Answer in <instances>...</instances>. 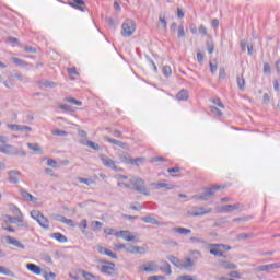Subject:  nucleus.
Wrapping results in <instances>:
<instances>
[{
	"label": "nucleus",
	"instance_id": "obj_1",
	"mask_svg": "<svg viewBox=\"0 0 280 280\" xmlns=\"http://www.w3.org/2000/svg\"><path fill=\"white\" fill-rule=\"evenodd\" d=\"M220 189H226V186L213 185L212 187L203 188V192L200 195H194V200H209L215 196V191H220Z\"/></svg>",
	"mask_w": 280,
	"mask_h": 280
},
{
	"label": "nucleus",
	"instance_id": "obj_2",
	"mask_svg": "<svg viewBox=\"0 0 280 280\" xmlns=\"http://www.w3.org/2000/svg\"><path fill=\"white\" fill-rule=\"evenodd\" d=\"M131 185V189H135L138 194H142V196H150V191L145 187V180L141 177H131L129 179Z\"/></svg>",
	"mask_w": 280,
	"mask_h": 280
},
{
	"label": "nucleus",
	"instance_id": "obj_3",
	"mask_svg": "<svg viewBox=\"0 0 280 280\" xmlns=\"http://www.w3.org/2000/svg\"><path fill=\"white\" fill-rule=\"evenodd\" d=\"M0 152L1 154H7L8 156H27V152L19 150V148L8 143L0 145Z\"/></svg>",
	"mask_w": 280,
	"mask_h": 280
},
{
	"label": "nucleus",
	"instance_id": "obj_4",
	"mask_svg": "<svg viewBox=\"0 0 280 280\" xmlns=\"http://www.w3.org/2000/svg\"><path fill=\"white\" fill-rule=\"evenodd\" d=\"M121 28H122L121 36H124L125 38H128V37L132 36L135 34V32L137 31V24L132 20H126L122 23Z\"/></svg>",
	"mask_w": 280,
	"mask_h": 280
},
{
	"label": "nucleus",
	"instance_id": "obj_5",
	"mask_svg": "<svg viewBox=\"0 0 280 280\" xmlns=\"http://www.w3.org/2000/svg\"><path fill=\"white\" fill-rule=\"evenodd\" d=\"M210 255L214 257H224L226 250H231V246L224 244H210Z\"/></svg>",
	"mask_w": 280,
	"mask_h": 280
},
{
	"label": "nucleus",
	"instance_id": "obj_6",
	"mask_svg": "<svg viewBox=\"0 0 280 280\" xmlns=\"http://www.w3.org/2000/svg\"><path fill=\"white\" fill-rule=\"evenodd\" d=\"M31 218H33V220H36V222H38L42 229H49V219L43 215L40 211L38 210L31 211Z\"/></svg>",
	"mask_w": 280,
	"mask_h": 280
},
{
	"label": "nucleus",
	"instance_id": "obj_7",
	"mask_svg": "<svg viewBox=\"0 0 280 280\" xmlns=\"http://www.w3.org/2000/svg\"><path fill=\"white\" fill-rule=\"evenodd\" d=\"M213 209L211 208L205 210V207H194L192 210L188 211V213L194 218H196V217L208 215V213H211Z\"/></svg>",
	"mask_w": 280,
	"mask_h": 280
},
{
	"label": "nucleus",
	"instance_id": "obj_8",
	"mask_svg": "<svg viewBox=\"0 0 280 280\" xmlns=\"http://www.w3.org/2000/svg\"><path fill=\"white\" fill-rule=\"evenodd\" d=\"M100 160L102 161L103 165H105V167H109V170H114V172H117V162H115L113 159L101 154Z\"/></svg>",
	"mask_w": 280,
	"mask_h": 280
},
{
	"label": "nucleus",
	"instance_id": "obj_9",
	"mask_svg": "<svg viewBox=\"0 0 280 280\" xmlns=\"http://www.w3.org/2000/svg\"><path fill=\"white\" fill-rule=\"evenodd\" d=\"M114 235L116 237H121L126 242H135V235H132V232L128 230H121V231L115 232Z\"/></svg>",
	"mask_w": 280,
	"mask_h": 280
},
{
	"label": "nucleus",
	"instance_id": "obj_10",
	"mask_svg": "<svg viewBox=\"0 0 280 280\" xmlns=\"http://www.w3.org/2000/svg\"><path fill=\"white\" fill-rule=\"evenodd\" d=\"M141 222H145V224H155L156 226H167V222H161L156 219H154V217L152 215H145V217H141Z\"/></svg>",
	"mask_w": 280,
	"mask_h": 280
},
{
	"label": "nucleus",
	"instance_id": "obj_11",
	"mask_svg": "<svg viewBox=\"0 0 280 280\" xmlns=\"http://www.w3.org/2000/svg\"><path fill=\"white\" fill-rule=\"evenodd\" d=\"M9 183L16 185L21 180V172L13 170L8 172Z\"/></svg>",
	"mask_w": 280,
	"mask_h": 280
},
{
	"label": "nucleus",
	"instance_id": "obj_12",
	"mask_svg": "<svg viewBox=\"0 0 280 280\" xmlns=\"http://www.w3.org/2000/svg\"><path fill=\"white\" fill-rule=\"evenodd\" d=\"M103 139H104V141H107L108 143H113V145H118V148H121L122 150H128V144L122 141L110 138L108 136H104Z\"/></svg>",
	"mask_w": 280,
	"mask_h": 280
},
{
	"label": "nucleus",
	"instance_id": "obj_13",
	"mask_svg": "<svg viewBox=\"0 0 280 280\" xmlns=\"http://www.w3.org/2000/svg\"><path fill=\"white\" fill-rule=\"evenodd\" d=\"M144 272H159V265L155 261H149L142 266Z\"/></svg>",
	"mask_w": 280,
	"mask_h": 280
},
{
	"label": "nucleus",
	"instance_id": "obj_14",
	"mask_svg": "<svg viewBox=\"0 0 280 280\" xmlns=\"http://www.w3.org/2000/svg\"><path fill=\"white\" fill-rule=\"evenodd\" d=\"M101 272H103V275H115V262H107V265H103Z\"/></svg>",
	"mask_w": 280,
	"mask_h": 280
},
{
	"label": "nucleus",
	"instance_id": "obj_15",
	"mask_svg": "<svg viewBox=\"0 0 280 280\" xmlns=\"http://www.w3.org/2000/svg\"><path fill=\"white\" fill-rule=\"evenodd\" d=\"M196 266V260L191 259L190 257H186L178 268H184V270H189V268H194Z\"/></svg>",
	"mask_w": 280,
	"mask_h": 280
},
{
	"label": "nucleus",
	"instance_id": "obj_16",
	"mask_svg": "<svg viewBox=\"0 0 280 280\" xmlns=\"http://www.w3.org/2000/svg\"><path fill=\"white\" fill-rule=\"evenodd\" d=\"M5 240H7V244H11L12 246H15L16 248H21L22 250H24L25 245L21 243V241L12 236H5Z\"/></svg>",
	"mask_w": 280,
	"mask_h": 280
},
{
	"label": "nucleus",
	"instance_id": "obj_17",
	"mask_svg": "<svg viewBox=\"0 0 280 280\" xmlns=\"http://www.w3.org/2000/svg\"><path fill=\"white\" fill-rule=\"evenodd\" d=\"M26 268L30 270V272H33V275H40L43 272V269L34 262H28Z\"/></svg>",
	"mask_w": 280,
	"mask_h": 280
},
{
	"label": "nucleus",
	"instance_id": "obj_18",
	"mask_svg": "<svg viewBox=\"0 0 280 280\" xmlns=\"http://www.w3.org/2000/svg\"><path fill=\"white\" fill-rule=\"evenodd\" d=\"M159 270H161V272H165L166 275H172V266L166 260L161 261Z\"/></svg>",
	"mask_w": 280,
	"mask_h": 280
},
{
	"label": "nucleus",
	"instance_id": "obj_19",
	"mask_svg": "<svg viewBox=\"0 0 280 280\" xmlns=\"http://www.w3.org/2000/svg\"><path fill=\"white\" fill-rule=\"evenodd\" d=\"M241 205L240 203H234V205H226L221 208L222 213H231V211H237L240 209Z\"/></svg>",
	"mask_w": 280,
	"mask_h": 280
},
{
	"label": "nucleus",
	"instance_id": "obj_20",
	"mask_svg": "<svg viewBox=\"0 0 280 280\" xmlns=\"http://www.w3.org/2000/svg\"><path fill=\"white\" fill-rule=\"evenodd\" d=\"M50 237H52V240H57V242H59L60 244H67V242H68L67 236H65L60 232H56V233L50 234Z\"/></svg>",
	"mask_w": 280,
	"mask_h": 280
},
{
	"label": "nucleus",
	"instance_id": "obj_21",
	"mask_svg": "<svg viewBox=\"0 0 280 280\" xmlns=\"http://www.w3.org/2000/svg\"><path fill=\"white\" fill-rule=\"evenodd\" d=\"M176 98L178 100V102H187L189 100V92L183 89L177 93Z\"/></svg>",
	"mask_w": 280,
	"mask_h": 280
},
{
	"label": "nucleus",
	"instance_id": "obj_22",
	"mask_svg": "<svg viewBox=\"0 0 280 280\" xmlns=\"http://www.w3.org/2000/svg\"><path fill=\"white\" fill-rule=\"evenodd\" d=\"M159 27L167 30V20L165 12H161L159 15Z\"/></svg>",
	"mask_w": 280,
	"mask_h": 280
},
{
	"label": "nucleus",
	"instance_id": "obj_23",
	"mask_svg": "<svg viewBox=\"0 0 280 280\" xmlns=\"http://www.w3.org/2000/svg\"><path fill=\"white\" fill-rule=\"evenodd\" d=\"M69 5H71V8H77V10H81V12H84V7L85 2L84 0H73V2H69Z\"/></svg>",
	"mask_w": 280,
	"mask_h": 280
},
{
	"label": "nucleus",
	"instance_id": "obj_24",
	"mask_svg": "<svg viewBox=\"0 0 280 280\" xmlns=\"http://www.w3.org/2000/svg\"><path fill=\"white\" fill-rule=\"evenodd\" d=\"M173 233H178L179 235H189V233H191V230L187 229V228H173L172 229Z\"/></svg>",
	"mask_w": 280,
	"mask_h": 280
},
{
	"label": "nucleus",
	"instance_id": "obj_25",
	"mask_svg": "<svg viewBox=\"0 0 280 280\" xmlns=\"http://www.w3.org/2000/svg\"><path fill=\"white\" fill-rule=\"evenodd\" d=\"M151 186L153 187V189H174V186L165 183H153L151 184Z\"/></svg>",
	"mask_w": 280,
	"mask_h": 280
},
{
	"label": "nucleus",
	"instance_id": "obj_26",
	"mask_svg": "<svg viewBox=\"0 0 280 280\" xmlns=\"http://www.w3.org/2000/svg\"><path fill=\"white\" fill-rule=\"evenodd\" d=\"M277 268H279V264H270V265L260 266L259 270L260 272H270V270H275Z\"/></svg>",
	"mask_w": 280,
	"mask_h": 280
},
{
	"label": "nucleus",
	"instance_id": "obj_27",
	"mask_svg": "<svg viewBox=\"0 0 280 280\" xmlns=\"http://www.w3.org/2000/svg\"><path fill=\"white\" fill-rule=\"evenodd\" d=\"M7 220L11 223V224H19V222H23V215H5Z\"/></svg>",
	"mask_w": 280,
	"mask_h": 280
},
{
	"label": "nucleus",
	"instance_id": "obj_28",
	"mask_svg": "<svg viewBox=\"0 0 280 280\" xmlns=\"http://www.w3.org/2000/svg\"><path fill=\"white\" fill-rule=\"evenodd\" d=\"M220 264H221L222 268H225V270H236V268H237L236 264H233V262H230L226 260H223Z\"/></svg>",
	"mask_w": 280,
	"mask_h": 280
},
{
	"label": "nucleus",
	"instance_id": "obj_29",
	"mask_svg": "<svg viewBox=\"0 0 280 280\" xmlns=\"http://www.w3.org/2000/svg\"><path fill=\"white\" fill-rule=\"evenodd\" d=\"M236 82L240 91H244L246 89V80L244 79V75H237Z\"/></svg>",
	"mask_w": 280,
	"mask_h": 280
},
{
	"label": "nucleus",
	"instance_id": "obj_30",
	"mask_svg": "<svg viewBox=\"0 0 280 280\" xmlns=\"http://www.w3.org/2000/svg\"><path fill=\"white\" fill-rule=\"evenodd\" d=\"M10 61L16 65V67H27V61L16 57L11 58Z\"/></svg>",
	"mask_w": 280,
	"mask_h": 280
},
{
	"label": "nucleus",
	"instance_id": "obj_31",
	"mask_svg": "<svg viewBox=\"0 0 280 280\" xmlns=\"http://www.w3.org/2000/svg\"><path fill=\"white\" fill-rule=\"evenodd\" d=\"M82 277L85 279V280H100V277L89 272V271H82Z\"/></svg>",
	"mask_w": 280,
	"mask_h": 280
},
{
	"label": "nucleus",
	"instance_id": "obj_32",
	"mask_svg": "<svg viewBox=\"0 0 280 280\" xmlns=\"http://www.w3.org/2000/svg\"><path fill=\"white\" fill-rule=\"evenodd\" d=\"M0 275H5L7 277H16V275L12 270L3 266H0Z\"/></svg>",
	"mask_w": 280,
	"mask_h": 280
},
{
	"label": "nucleus",
	"instance_id": "obj_33",
	"mask_svg": "<svg viewBox=\"0 0 280 280\" xmlns=\"http://www.w3.org/2000/svg\"><path fill=\"white\" fill-rule=\"evenodd\" d=\"M77 180L79 183H83V185H88V187H91V185H95V180H93L91 178L78 177Z\"/></svg>",
	"mask_w": 280,
	"mask_h": 280
},
{
	"label": "nucleus",
	"instance_id": "obj_34",
	"mask_svg": "<svg viewBox=\"0 0 280 280\" xmlns=\"http://www.w3.org/2000/svg\"><path fill=\"white\" fill-rule=\"evenodd\" d=\"M119 159L122 163H126L127 165H131L132 163V158H130V155L128 153L126 154H120Z\"/></svg>",
	"mask_w": 280,
	"mask_h": 280
},
{
	"label": "nucleus",
	"instance_id": "obj_35",
	"mask_svg": "<svg viewBox=\"0 0 280 280\" xmlns=\"http://www.w3.org/2000/svg\"><path fill=\"white\" fill-rule=\"evenodd\" d=\"M22 196L25 200H30V202H36V197H33V195L26 190H22Z\"/></svg>",
	"mask_w": 280,
	"mask_h": 280
},
{
	"label": "nucleus",
	"instance_id": "obj_36",
	"mask_svg": "<svg viewBox=\"0 0 280 280\" xmlns=\"http://www.w3.org/2000/svg\"><path fill=\"white\" fill-rule=\"evenodd\" d=\"M92 231H102V226H104V223L100 222V221H93L92 224Z\"/></svg>",
	"mask_w": 280,
	"mask_h": 280
},
{
	"label": "nucleus",
	"instance_id": "obj_37",
	"mask_svg": "<svg viewBox=\"0 0 280 280\" xmlns=\"http://www.w3.org/2000/svg\"><path fill=\"white\" fill-rule=\"evenodd\" d=\"M140 248L137 245H131L126 248V253H131V255H137L139 253Z\"/></svg>",
	"mask_w": 280,
	"mask_h": 280
},
{
	"label": "nucleus",
	"instance_id": "obj_38",
	"mask_svg": "<svg viewBox=\"0 0 280 280\" xmlns=\"http://www.w3.org/2000/svg\"><path fill=\"white\" fill-rule=\"evenodd\" d=\"M141 163H145V158L131 159V165H136V167H139Z\"/></svg>",
	"mask_w": 280,
	"mask_h": 280
},
{
	"label": "nucleus",
	"instance_id": "obj_39",
	"mask_svg": "<svg viewBox=\"0 0 280 280\" xmlns=\"http://www.w3.org/2000/svg\"><path fill=\"white\" fill-rule=\"evenodd\" d=\"M83 145H88V148H91L92 150H96L100 151V144L93 142V141H86L85 143H83Z\"/></svg>",
	"mask_w": 280,
	"mask_h": 280
},
{
	"label": "nucleus",
	"instance_id": "obj_40",
	"mask_svg": "<svg viewBox=\"0 0 280 280\" xmlns=\"http://www.w3.org/2000/svg\"><path fill=\"white\" fill-rule=\"evenodd\" d=\"M206 47L209 54H213L214 49H215V45L213 44V40H208L206 43Z\"/></svg>",
	"mask_w": 280,
	"mask_h": 280
},
{
	"label": "nucleus",
	"instance_id": "obj_41",
	"mask_svg": "<svg viewBox=\"0 0 280 280\" xmlns=\"http://www.w3.org/2000/svg\"><path fill=\"white\" fill-rule=\"evenodd\" d=\"M27 147L30 150H33V152H42L40 145L38 143H28Z\"/></svg>",
	"mask_w": 280,
	"mask_h": 280
},
{
	"label": "nucleus",
	"instance_id": "obj_42",
	"mask_svg": "<svg viewBox=\"0 0 280 280\" xmlns=\"http://www.w3.org/2000/svg\"><path fill=\"white\" fill-rule=\"evenodd\" d=\"M162 72H163V75H165L166 78H170V75H172V68L170 66H164L162 68Z\"/></svg>",
	"mask_w": 280,
	"mask_h": 280
},
{
	"label": "nucleus",
	"instance_id": "obj_43",
	"mask_svg": "<svg viewBox=\"0 0 280 280\" xmlns=\"http://www.w3.org/2000/svg\"><path fill=\"white\" fill-rule=\"evenodd\" d=\"M52 135H55L56 137H67L69 132L65 130L56 129L52 131Z\"/></svg>",
	"mask_w": 280,
	"mask_h": 280
},
{
	"label": "nucleus",
	"instance_id": "obj_44",
	"mask_svg": "<svg viewBox=\"0 0 280 280\" xmlns=\"http://www.w3.org/2000/svg\"><path fill=\"white\" fill-rule=\"evenodd\" d=\"M44 279L45 280H56V273L55 272H47V271H44Z\"/></svg>",
	"mask_w": 280,
	"mask_h": 280
},
{
	"label": "nucleus",
	"instance_id": "obj_45",
	"mask_svg": "<svg viewBox=\"0 0 280 280\" xmlns=\"http://www.w3.org/2000/svg\"><path fill=\"white\" fill-rule=\"evenodd\" d=\"M66 102H68L69 104H74V106H82V102L73 97L66 98Z\"/></svg>",
	"mask_w": 280,
	"mask_h": 280
},
{
	"label": "nucleus",
	"instance_id": "obj_46",
	"mask_svg": "<svg viewBox=\"0 0 280 280\" xmlns=\"http://www.w3.org/2000/svg\"><path fill=\"white\" fill-rule=\"evenodd\" d=\"M13 215H23V213L21 212V209H19V207L14 206V205H11L10 207Z\"/></svg>",
	"mask_w": 280,
	"mask_h": 280
},
{
	"label": "nucleus",
	"instance_id": "obj_47",
	"mask_svg": "<svg viewBox=\"0 0 280 280\" xmlns=\"http://www.w3.org/2000/svg\"><path fill=\"white\" fill-rule=\"evenodd\" d=\"M250 237H253V234L241 233L237 234L236 240L241 242V240H250Z\"/></svg>",
	"mask_w": 280,
	"mask_h": 280
},
{
	"label": "nucleus",
	"instance_id": "obj_48",
	"mask_svg": "<svg viewBox=\"0 0 280 280\" xmlns=\"http://www.w3.org/2000/svg\"><path fill=\"white\" fill-rule=\"evenodd\" d=\"M177 36H178V38H185V26H183V25L178 26Z\"/></svg>",
	"mask_w": 280,
	"mask_h": 280
},
{
	"label": "nucleus",
	"instance_id": "obj_49",
	"mask_svg": "<svg viewBox=\"0 0 280 280\" xmlns=\"http://www.w3.org/2000/svg\"><path fill=\"white\" fill-rule=\"evenodd\" d=\"M264 73H266L267 75H270V73H272V69L270 68V63L266 62L264 63V69H262Z\"/></svg>",
	"mask_w": 280,
	"mask_h": 280
},
{
	"label": "nucleus",
	"instance_id": "obj_50",
	"mask_svg": "<svg viewBox=\"0 0 280 280\" xmlns=\"http://www.w3.org/2000/svg\"><path fill=\"white\" fill-rule=\"evenodd\" d=\"M210 110H211V113H213L214 115H218L219 117H222V110H220L218 107H215V106H210Z\"/></svg>",
	"mask_w": 280,
	"mask_h": 280
},
{
	"label": "nucleus",
	"instance_id": "obj_51",
	"mask_svg": "<svg viewBox=\"0 0 280 280\" xmlns=\"http://www.w3.org/2000/svg\"><path fill=\"white\" fill-rule=\"evenodd\" d=\"M88 228H89V223L86 219H83L80 223V229L82 230V233H84V231H86Z\"/></svg>",
	"mask_w": 280,
	"mask_h": 280
},
{
	"label": "nucleus",
	"instance_id": "obj_52",
	"mask_svg": "<svg viewBox=\"0 0 280 280\" xmlns=\"http://www.w3.org/2000/svg\"><path fill=\"white\" fill-rule=\"evenodd\" d=\"M19 132H32V127L20 125V131Z\"/></svg>",
	"mask_w": 280,
	"mask_h": 280
},
{
	"label": "nucleus",
	"instance_id": "obj_53",
	"mask_svg": "<svg viewBox=\"0 0 280 280\" xmlns=\"http://www.w3.org/2000/svg\"><path fill=\"white\" fill-rule=\"evenodd\" d=\"M47 165H48L49 167H55V168H57V167H58V162H56V160H54V159H48V160H47Z\"/></svg>",
	"mask_w": 280,
	"mask_h": 280
},
{
	"label": "nucleus",
	"instance_id": "obj_54",
	"mask_svg": "<svg viewBox=\"0 0 280 280\" xmlns=\"http://www.w3.org/2000/svg\"><path fill=\"white\" fill-rule=\"evenodd\" d=\"M190 242H192V244H205V240L195 236L190 237Z\"/></svg>",
	"mask_w": 280,
	"mask_h": 280
},
{
	"label": "nucleus",
	"instance_id": "obj_55",
	"mask_svg": "<svg viewBox=\"0 0 280 280\" xmlns=\"http://www.w3.org/2000/svg\"><path fill=\"white\" fill-rule=\"evenodd\" d=\"M167 259H168V261H171V264H173L174 266H177V268H178V266H179L177 264L178 258H176L175 256L170 255V256H167Z\"/></svg>",
	"mask_w": 280,
	"mask_h": 280
},
{
	"label": "nucleus",
	"instance_id": "obj_56",
	"mask_svg": "<svg viewBox=\"0 0 280 280\" xmlns=\"http://www.w3.org/2000/svg\"><path fill=\"white\" fill-rule=\"evenodd\" d=\"M226 78V70L224 68L219 69V80H224Z\"/></svg>",
	"mask_w": 280,
	"mask_h": 280
},
{
	"label": "nucleus",
	"instance_id": "obj_57",
	"mask_svg": "<svg viewBox=\"0 0 280 280\" xmlns=\"http://www.w3.org/2000/svg\"><path fill=\"white\" fill-rule=\"evenodd\" d=\"M43 84H44V86L46 89H54V88H56V82H52V81H45Z\"/></svg>",
	"mask_w": 280,
	"mask_h": 280
},
{
	"label": "nucleus",
	"instance_id": "obj_58",
	"mask_svg": "<svg viewBox=\"0 0 280 280\" xmlns=\"http://www.w3.org/2000/svg\"><path fill=\"white\" fill-rule=\"evenodd\" d=\"M211 27H213V30H218L220 27V20L213 19L211 22Z\"/></svg>",
	"mask_w": 280,
	"mask_h": 280
},
{
	"label": "nucleus",
	"instance_id": "obj_59",
	"mask_svg": "<svg viewBox=\"0 0 280 280\" xmlns=\"http://www.w3.org/2000/svg\"><path fill=\"white\" fill-rule=\"evenodd\" d=\"M54 220H56L57 222H62V223H65L66 218H65V215H62V214H55V215H54Z\"/></svg>",
	"mask_w": 280,
	"mask_h": 280
},
{
	"label": "nucleus",
	"instance_id": "obj_60",
	"mask_svg": "<svg viewBox=\"0 0 280 280\" xmlns=\"http://www.w3.org/2000/svg\"><path fill=\"white\" fill-rule=\"evenodd\" d=\"M229 277H231L232 279H241L242 276L240 275L238 271H231L229 273Z\"/></svg>",
	"mask_w": 280,
	"mask_h": 280
},
{
	"label": "nucleus",
	"instance_id": "obj_61",
	"mask_svg": "<svg viewBox=\"0 0 280 280\" xmlns=\"http://www.w3.org/2000/svg\"><path fill=\"white\" fill-rule=\"evenodd\" d=\"M107 25H109V27H113V30L117 27V24L115 23V20H113V18L107 19Z\"/></svg>",
	"mask_w": 280,
	"mask_h": 280
},
{
	"label": "nucleus",
	"instance_id": "obj_62",
	"mask_svg": "<svg viewBox=\"0 0 280 280\" xmlns=\"http://www.w3.org/2000/svg\"><path fill=\"white\" fill-rule=\"evenodd\" d=\"M176 280H194V276L184 275V276H179Z\"/></svg>",
	"mask_w": 280,
	"mask_h": 280
},
{
	"label": "nucleus",
	"instance_id": "obj_63",
	"mask_svg": "<svg viewBox=\"0 0 280 280\" xmlns=\"http://www.w3.org/2000/svg\"><path fill=\"white\" fill-rule=\"evenodd\" d=\"M20 127H21V125H8V128L10 129V130H13L14 132H19L20 131Z\"/></svg>",
	"mask_w": 280,
	"mask_h": 280
},
{
	"label": "nucleus",
	"instance_id": "obj_64",
	"mask_svg": "<svg viewBox=\"0 0 280 280\" xmlns=\"http://www.w3.org/2000/svg\"><path fill=\"white\" fill-rule=\"evenodd\" d=\"M149 280H165L164 276H151Z\"/></svg>",
	"mask_w": 280,
	"mask_h": 280
}]
</instances>
